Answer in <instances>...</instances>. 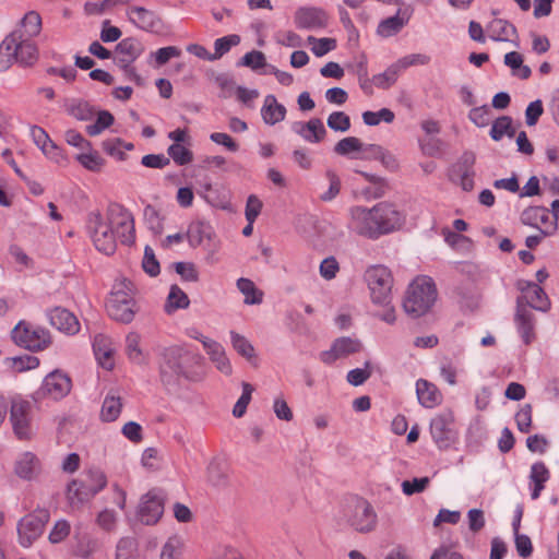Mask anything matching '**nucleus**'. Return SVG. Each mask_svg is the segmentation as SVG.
<instances>
[{"instance_id": "f257e3e1", "label": "nucleus", "mask_w": 559, "mask_h": 559, "mask_svg": "<svg viewBox=\"0 0 559 559\" xmlns=\"http://www.w3.org/2000/svg\"><path fill=\"white\" fill-rule=\"evenodd\" d=\"M88 228L95 248L107 255L117 248V238L130 245L134 240V222L131 213L119 204L108 206L106 216L99 212L88 215Z\"/></svg>"}, {"instance_id": "f03ea898", "label": "nucleus", "mask_w": 559, "mask_h": 559, "mask_svg": "<svg viewBox=\"0 0 559 559\" xmlns=\"http://www.w3.org/2000/svg\"><path fill=\"white\" fill-rule=\"evenodd\" d=\"M405 215L390 202H379L370 209L353 206L349 210V227L358 236L368 239L379 237L400 229Z\"/></svg>"}, {"instance_id": "7ed1b4c3", "label": "nucleus", "mask_w": 559, "mask_h": 559, "mask_svg": "<svg viewBox=\"0 0 559 559\" xmlns=\"http://www.w3.org/2000/svg\"><path fill=\"white\" fill-rule=\"evenodd\" d=\"M201 358L181 348H169L160 365V378L165 384H173L180 378L198 381L202 378Z\"/></svg>"}, {"instance_id": "20e7f679", "label": "nucleus", "mask_w": 559, "mask_h": 559, "mask_svg": "<svg viewBox=\"0 0 559 559\" xmlns=\"http://www.w3.org/2000/svg\"><path fill=\"white\" fill-rule=\"evenodd\" d=\"M134 294V286L129 280L117 278L106 305L109 317L124 324L132 322L138 312Z\"/></svg>"}, {"instance_id": "39448f33", "label": "nucleus", "mask_w": 559, "mask_h": 559, "mask_svg": "<svg viewBox=\"0 0 559 559\" xmlns=\"http://www.w3.org/2000/svg\"><path fill=\"white\" fill-rule=\"evenodd\" d=\"M437 300V288L429 276H417L407 287L403 300L404 311L412 318L426 314Z\"/></svg>"}, {"instance_id": "423d86ee", "label": "nucleus", "mask_w": 559, "mask_h": 559, "mask_svg": "<svg viewBox=\"0 0 559 559\" xmlns=\"http://www.w3.org/2000/svg\"><path fill=\"white\" fill-rule=\"evenodd\" d=\"M105 475L97 469H90L73 479L67 487L66 498L72 510H80L98 491L106 486Z\"/></svg>"}, {"instance_id": "0eeeda50", "label": "nucleus", "mask_w": 559, "mask_h": 559, "mask_svg": "<svg viewBox=\"0 0 559 559\" xmlns=\"http://www.w3.org/2000/svg\"><path fill=\"white\" fill-rule=\"evenodd\" d=\"M365 281L370 290L372 302L388 307L391 304V290L393 286L391 271L384 265L369 266L365 272Z\"/></svg>"}, {"instance_id": "6e6552de", "label": "nucleus", "mask_w": 559, "mask_h": 559, "mask_svg": "<svg viewBox=\"0 0 559 559\" xmlns=\"http://www.w3.org/2000/svg\"><path fill=\"white\" fill-rule=\"evenodd\" d=\"M346 523L357 533L369 534L377 528L378 515L371 506L365 499H357L347 507Z\"/></svg>"}, {"instance_id": "1a4fd4ad", "label": "nucleus", "mask_w": 559, "mask_h": 559, "mask_svg": "<svg viewBox=\"0 0 559 559\" xmlns=\"http://www.w3.org/2000/svg\"><path fill=\"white\" fill-rule=\"evenodd\" d=\"M144 46L133 37L122 39L115 49L116 64L123 70L126 75L136 84H142V78L136 73L132 63L143 53Z\"/></svg>"}, {"instance_id": "9d476101", "label": "nucleus", "mask_w": 559, "mask_h": 559, "mask_svg": "<svg viewBox=\"0 0 559 559\" xmlns=\"http://www.w3.org/2000/svg\"><path fill=\"white\" fill-rule=\"evenodd\" d=\"M48 520L49 513L47 510H38L25 515L17 525L20 544L23 547H29L41 535Z\"/></svg>"}, {"instance_id": "9b49d317", "label": "nucleus", "mask_w": 559, "mask_h": 559, "mask_svg": "<svg viewBox=\"0 0 559 559\" xmlns=\"http://www.w3.org/2000/svg\"><path fill=\"white\" fill-rule=\"evenodd\" d=\"M29 402L14 399L10 409V420L15 436L21 440H28L32 436Z\"/></svg>"}, {"instance_id": "f8f14e48", "label": "nucleus", "mask_w": 559, "mask_h": 559, "mask_svg": "<svg viewBox=\"0 0 559 559\" xmlns=\"http://www.w3.org/2000/svg\"><path fill=\"white\" fill-rule=\"evenodd\" d=\"M164 513V497L156 489L142 496L138 514L142 523L153 525L159 521Z\"/></svg>"}, {"instance_id": "ddd939ff", "label": "nucleus", "mask_w": 559, "mask_h": 559, "mask_svg": "<svg viewBox=\"0 0 559 559\" xmlns=\"http://www.w3.org/2000/svg\"><path fill=\"white\" fill-rule=\"evenodd\" d=\"M453 423L454 415L451 411H443L431 420L430 432L439 448H448L453 441Z\"/></svg>"}, {"instance_id": "4468645a", "label": "nucleus", "mask_w": 559, "mask_h": 559, "mask_svg": "<svg viewBox=\"0 0 559 559\" xmlns=\"http://www.w3.org/2000/svg\"><path fill=\"white\" fill-rule=\"evenodd\" d=\"M12 338L16 344L31 350L43 349L49 342V336L44 330L29 329L22 323L13 329Z\"/></svg>"}, {"instance_id": "2eb2a0df", "label": "nucleus", "mask_w": 559, "mask_h": 559, "mask_svg": "<svg viewBox=\"0 0 559 559\" xmlns=\"http://www.w3.org/2000/svg\"><path fill=\"white\" fill-rule=\"evenodd\" d=\"M362 345L358 338L353 337H338L333 343L330 349L321 353V360L324 364L331 365L337 359L346 358L352 354L360 352Z\"/></svg>"}, {"instance_id": "dca6fc26", "label": "nucleus", "mask_w": 559, "mask_h": 559, "mask_svg": "<svg viewBox=\"0 0 559 559\" xmlns=\"http://www.w3.org/2000/svg\"><path fill=\"white\" fill-rule=\"evenodd\" d=\"M71 390V380L68 374L58 370L50 372L44 379L41 393L48 395L53 400H59L66 396Z\"/></svg>"}, {"instance_id": "f3484780", "label": "nucleus", "mask_w": 559, "mask_h": 559, "mask_svg": "<svg viewBox=\"0 0 559 559\" xmlns=\"http://www.w3.org/2000/svg\"><path fill=\"white\" fill-rule=\"evenodd\" d=\"M50 324L66 334H76L80 331L78 318L66 308L56 307L48 313Z\"/></svg>"}, {"instance_id": "a211bd4d", "label": "nucleus", "mask_w": 559, "mask_h": 559, "mask_svg": "<svg viewBox=\"0 0 559 559\" xmlns=\"http://www.w3.org/2000/svg\"><path fill=\"white\" fill-rule=\"evenodd\" d=\"M519 289L524 294L525 305L539 311H547L550 302L540 286L532 282H519Z\"/></svg>"}, {"instance_id": "6ab92c4d", "label": "nucleus", "mask_w": 559, "mask_h": 559, "mask_svg": "<svg viewBox=\"0 0 559 559\" xmlns=\"http://www.w3.org/2000/svg\"><path fill=\"white\" fill-rule=\"evenodd\" d=\"M205 480L215 488L229 485V469L226 462L218 456L212 457L205 468Z\"/></svg>"}, {"instance_id": "aec40b11", "label": "nucleus", "mask_w": 559, "mask_h": 559, "mask_svg": "<svg viewBox=\"0 0 559 559\" xmlns=\"http://www.w3.org/2000/svg\"><path fill=\"white\" fill-rule=\"evenodd\" d=\"M128 14L130 21L136 27L146 32H157L163 24L158 15L143 7H132Z\"/></svg>"}, {"instance_id": "412c9836", "label": "nucleus", "mask_w": 559, "mask_h": 559, "mask_svg": "<svg viewBox=\"0 0 559 559\" xmlns=\"http://www.w3.org/2000/svg\"><path fill=\"white\" fill-rule=\"evenodd\" d=\"M515 322L524 343L526 345L531 344L535 338V321L532 311L522 302V299H518L516 302Z\"/></svg>"}, {"instance_id": "4be33fe9", "label": "nucleus", "mask_w": 559, "mask_h": 559, "mask_svg": "<svg viewBox=\"0 0 559 559\" xmlns=\"http://www.w3.org/2000/svg\"><path fill=\"white\" fill-rule=\"evenodd\" d=\"M295 23L300 28H322L326 25V14L320 9L302 8L296 12Z\"/></svg>"}, {"instance_id": "5701e85b", "label": "nucleus", "mask_w": 559, "mask_h": 559, "mask_svg": "<svg viewBox=\"0 0 559 559\" xmlns=\"http://www.w3.org/2000/svg\"><path fill=\"white\" fill-rule=\"evenodd\" d=\"M187 237L192 247L202 246L209 250H212L214 247V231L209 224L202 222L192 223L188 228Z\"/></svg>"}, {"instance_id": "b1692460", "label": "nucleus", "mask_w": 559, "mask_h": 559, "mask_svg": "<svg viewBox=\"0 0 559 559\" xmlns=\"http://www.w3.org/2000/svg\"><path fill=\"white\" fill-rule=\"evenodd\" d=\"M293 130L310 143L321 142L326 134L323 122L319 118H312L308 122H296L293 124Z\"/></svg>"}, {"instance_id": "393cba45", "label": "nucleus", "mask_w": 559, "mask_h": 559, "mask_svg": "<svg viewBox=\"0 0 559 559\" xmlns=\"http://www.w3.org/2000/svg\"><path fill=\"white\" fill-rule=\"evenodd\" d=\"M41 472L39 459L32 452L23 453L15 463V474L25 480L36 479Z\"/></svg>"}, {"instance_id": "a878e982", "label": "nucleus", "mask_w": 559, "mask_h": 559, "mask_svg": "<svg viewBox=\"0 0 559 559\" xmlns=\"http://www.w3.org/2000/svg\"><path fill=\"white\" fill-rule=\"evenodd\" d=\"M22 29H15L0 45V66L9 68L16 59L21 45Z\"/></svg>"}, {"instance_id": "bb28decb", "label": "nucleus", "mask_w": 559, "mask_h": 559, "mask_svg": "<svg viewBox=\"0 0 559 559\" xmlns=\"http://www.w3.org/2000/svg\"><path fill=\"white\" fill-rule=\"evenodd\" d=\"M94 353L98 364L106 370H111L115 366L114 347L110 338L104 335H97L94 340Z\"/></svg>"}, {"instance_id": "cd10ccee", "label": "nucleus", "mask_w": 559, "mask_h": 559, "mask_svg": "<svg viewBox=\"0 0 559 559\" xmlns=\"http://www.w3.org/2000/svg\"><path fill=\"white\" fill-rule=\"evenodd\" d=\"M400 72L401 71L394 62L384 72L373 75L371 80L365 79L362 81L360 79L361 87L364 90H369V93H371V85H374L381 90H388L397 81Z\"/></svg>"}, {"instance_id": "c85d7f7f", "label": "nucleus", "mask_w": 559, "mask_h": 559, "mask_svg": "<svg viewBox=\"0 0 559 559\" xmlns=\"http://www.w3.org/2000/svg\"><path fill=\"white\" fill-rule=\"evenodd\" d=\"M418 402L427 408L441 403L442 396L437 386L427 380L420 379L416 382Z\"/></svg>"}, {"instance_id": "c756f323", "label": "nucleus", "mask_w": 559, "mask_h": 559, "mask_svg": "<svg viewBox=\"0 0 559 559\" xmlns=\"http://www.w3.org/2000/svg\"><path fill=\"white\" fill-rule=\"evenodd\" d=\"M211 361L215 365V368L225 376H230L233 367L229 359L227 358L225 350L222 345L216 342H210L204 344Z\"/></svg>"}, {"instance_id": "7c9ffc66", "label": "nucleus", "mask_w": 559, "mask_h": 559, "mask_svg": "<svg viewBox=\"0 0 559 559\" xmlns=\"http://www.w3.org/2000/svg\"><path fill=\"white\" fill-rule=\"evenodd\" d=\"M261 114L265 123L275 124L284 120L286 109L283 105L277 103V99L274 95H267L264 99Z\"/></svg>"}, {"instance_id": "2f4dec72", "label": "nucleus", "mask_w": 559, "mask_h": 559, "mask_svg": "<svg viewBox=\"0 0 559 559\" xmlns=\"http://www.w3.org/2000/svg\"><path fill=\"white\" fill-rule=\"evenodd\" d=\"M122 397L118 395L116 392L110 391L106 397L104 399L102 409H100V418L103 421H115L122 411Z\"/></svg>"}, {"instance_id": "473e14b6", "label": "nucleus", "mask_w": 559, "mask_h": 559, "mask_svg": "<svg viewBox=\"0 0 559 559\" xmlns=\"http://www.w3.org/2000/svg\"><path fill=\"white\" fill-rule=\"evenodd\" d=\"M126 354L129 360L135 365H145L147 355L141 347V336L135 332H130L126 337Z\"/></svg>"}, {"instance_id": "72a5a7b5", "label": "nucleus", "mask_w": 559, "mask_h": 559, "mask_svg": "<svg viewBox=\"0 0 559 559\" xmlns=\"http://www.w3.org/2000/svg\"><path fill=\"white\" fill-rule=\"evenodd\" d=\"M550 473L546 465L542 462H537L532 465L530 479L533 484L532 499L536 500L539 498L542 490L545 488V483L548 481Z\"/></svg>"}, {"instance_id": "f704fd0d", "label": "nucleus", "mask_w": 559, "mask_h": 559, "mask_svg": "<svg viewBox=\"0 0 559 559\" xmlns=\"http://www.w3.org/2000/svg\"><path fill=\"white\" fill-rule=\"evenodd\" d=\"M487 29L490 38L493 40H510L515 35V27L502 19H495L488 25Z\"/></svg>"}, {"instance_id": "c9c22d12", "label": "nucleus", "mask_w": 559, "mask_h": 559, "mask_svg": "<svg viewBox=\"0 0 559 559\" xmlns=\"http://www.w3.org/2000/svg\"><path fill=\"white\" fill-rule=\"evenodd\" d=\"M38 58V51L36 46L28 39L24 38V34L21 37V45H19V53L14 62H19L23 66L33 64Z\"/></svg>"}, {"instance_id": "e433bc0d", "label": "nucleus", "mask_w": 559, "mask_h": 559, "mask_svg": "<svg viewBox=\"0 0 559 559\" xmlns=\"http://www.w3.org/2000/svg\"><path fill=\"white\" fill-rule=\"evenodd\" d=\"M67 112L78 120L87 121L93 118L95 111L85 100H72L67 105Z\"/></svg>"}, {"instance_id": "4c0bfd02", "label": "nucleus", "mask_w": 559, "mask_h": 559, "mask_svg": "<svg viewBox=\"0 0 559 559\" xmlns=\"http://www.w3.org/2000/svg\"><path fill=\"white\" fill-rule=\"evenodd\" d=\"M116 559H139L138 543L133 537H122L116 547Z\"/></svg>"}, {"instance_id": "58836bf2", "label": "nucleus", "mask_w": 559, "mask_h": 559, "mask_svg": "<svg viewBox=\"0 0 559 559\" xmlns=\"http://www.w3.org/2000/svg\"><path fill=\"white\" fill-rule=\"evenodd\" d=\"M40 28H41L40 15L35 11H31L25 14L24 19L21 22V27L19 29H22V33L24 34V38L29 39L31 37L39 34Z\"/></svg>"}, {"instance_id": "ea45409f", "label": "nucleus", "mask_w": 559, "mask_h": 559, "mask_svg": "<svg viewBox=\"0 0 559 559\" xmlns=\"http://www.w3.org/2000/svg\"><path fill=\"white\" fill-rule=\"evenodd\" d=\"M188 306V296L177 285H173L165 306L166 311L170 313L177 309L187 308Z\"/></svg>"}, {"instance_id": "a19ab883", "label": "nucleus", "mask_w": 559, "mask_h": 559, "mask_svg": "<svg viewBox=\"0 0 559 559\" xmlns=\"http://www.w3.org/2000/svg\"><path fill=\"white\" fill-rule=\"evenodd\" d=\"M405 23L406 21L399 14H396L394 16H390L381 21L380 24L378 25L377 32L382 37H390L399 33L403 28Z\"/></svg>"}, {"instance_id": "79ce46f5", "label": "nucleus", "mask_w": 559, "mask_h": 559, "mask_svg": "<svg viewBox=\"0 0 559 559\" xmlns=\"http://www.w3.org/2000/svg\"><path fill=\"white\" fill-rule=\"evenodd\" d=\"M490 135L495 141H499L503 135L513 138L515 130L512 127V119L508 116L498 118L492 124Z\"/></svg>"}, {"instance_id": "37998d69", "label": "nucleus", "mask_w": 559, "mask_h": 559, "mask_svg": "<svg viewBox=\"0 0 559 559\" xmlns=\"http://www.w3.org/2000/svg\"><path fill=\"white\" fill-rule=\"evenodd\" d=\"M237 287L246 296L245 302L247 305H257L262 301V293L259 292L254 283L248 278H239Z\"/></svg>"}, {"instance_id": "c03bdc74", "label": "nucleus", "mask_w": 559, "mask_h": 559, "mask_svg": "<svg viewBox=\"0 0 559 559\" xmlns=\"http://www.w3.org/2000/svg\"><path fill=\"white\" fill-rule=\"evenodd\" d=\"M307 40L311 46V51L317 57H322L336 48V40L334 38H316L313 36H309Z\"/></svg>"}, {"instance_id": "a18cd8bd", "label": "nucleus", "mask_w": 559, "mask_h": 559, "mask_svg": "<svg viewBox=\"0 0 559 559\" xmlns=\"http://www.w3.org/2000/svg\"><path fill=\"white\" fill-rule=\"evenodd\" d=\"M167 153L179 166L190 164L193 159V153L188 147L179 143L171 144L168 147Z\"/></svg>"}, {"instance_id": "49530a36", "label": "nucleus", "mask_w": 559, "mask_h": 559, "mask_svg": "<svg viewBox=\"0 0 559 559\" xmlns=\"http://www.w3.org/2000/svg\"><path fill=\"white\" fill-rule=\"evenodd\" d=\"M114 123V116L106 110L99 111L95 123L86 127V132L91 136L102 133Z\"/></svg>"}, {"instance_id": "de8ad7c7", "label": "nucleus", "mask_w": 559, "mask_h": 559, "mask_svg": "<svg viewBox=\"0 0 559 559\" xmlns=\"http://www.w3.org/2000/svg\"><path fill=\"white\" fill-rule=\"evenodd\" d=\"M32 136L36 145L40 147L45 155H50V151H57V145L50 140L44 129L33 127Z\"/></svg>"}, {"instance_id": "09e8293b", "label": "nucleus", "mask_w": 559, "mask_h": 559, "mask_svg": "<svg viewBox=\"0 0 559 559\" xmlns=\"http://www.w3.org/2000/svg\"><path fill=\"white\" fill-rule=\"evenodd\" d=\"M182 540L178 536H170L163 545L159 559H178L181 554Z\"/></svg>"}, {"instance_id": "8fccbe9b", "label": "nucleus", "mask_w": 559, "mask_h": 559, "mask_svg": "<svg viewBox=\"0 0 559 559\" xmlns=\"http://www.w3.org/2000/svg\"><path fill=\"white\" fill-rule=\"evenodd\" d=\"M240 43L239 35L233 34L222 38H218L214 43L215 51L213 53L214 60L219 59L226 52L230 50L231 47L237 46Z\"/></svg>"}, {"instance_id": "3c124183", "label": "nucleus", "mask_w": 559, "mask_h": 559, "mask_svg": "<svg viewBox=\"0 0 559 559\" xmlns=\"http://www.w3.org/2000/svg\"><path fill=\"white\" fill-rule=\"evenodd\" d=\"M234 348L246 359L251 361L254 358V348L251 343L238 333H231Z\"/></svg>"}, {"instance_id": "603ef678", "label": "nucleus", "mask_w": 559, "mask_h": 559, "mask_svg": "<svg viewBox=\"0 0 559 559\" xmlns=\"http://www.w3.org/2000/svg\"><path fill=\"white\" fill-rule=\"evenodd\" d=\"M394 117V112L388 108H382L378 112L365 111L362 114V120L367 126H377L381 120L391 123Z\"/></svg>"}, {"instance_id": "864d4df0", "label": "nucleus", "mask_w": 559, "mask_h": 559, "mask_svg": "<svg viewBox=\"0 0 559 559\" xmlns=\"http://www.w3.org/2000/svg\"><path fill=\"white\" fill-rule=\"evenodd\" d=\"M361 150L362 143L355 136L344 138L334 146V152L338 155H347L352 152H358Z\"/></svg>"}, {"instance_id": "5fc2aeb1", "label": "nucleus", "mask_w": 559, "mask_h": 559, "mask_svg": "<svg viewBox=\"0 0 559 559\" xmlns=\"http://www.w3.org/2000/svg\"><path fill=\"white\" fill-rule=\"evenodd\" d=\"M328 127L334 131L345 132L350 128V119L343 111L332 112L328 117Z\"/></svg>"}, {"instance_id": "6e6d98bb", "label": "nucleus", "mask_w": 559, "mask_h": 559, "mask_svg": "<svg viewBox=\"0 0 559 559\" xmlns=\"http://www.w3.org/2000/svg\"><path fill=\"white\" fill-rule=\"evenodd\" d=\"M144 218L154 234L160 235L163 233V219L160 217L159 211L155 206H145Z\"/></svg>"}, {"instance_id": "4d7b16f0", "label": "nucleus", "mask_w": 559, "mask_h": 559, "mask_svg": "<svg viewBox=\"0 0 559 559\" xmlns=\"http://www.w3.org/2000/svg\"><path fill=\"white\" fill-rule=\"evenodd\" d=\"M253 386L250 383H242V394L234 406L233 414L235 417H241L247 409L248 404L251 400Z\"/></svg>"}, {"instance_id": "13d9d810", "label": "nucleus", "mask_w": 559, "mask_h": 559, "mask_svg": "<svg viewBox=\"0 0 559 559\" xmlns=\"http://www.w3.org/2000/svg\"><path fill=\"white\" fill-rule=\"evenodd\" d=\"M532 405L525 404L523 405L520 411L515 414V421L518 429L521 432H528L532 426Z\"/></svg>"}, {"instance_id": "bf43d9fd", "label": "nucleus", "mask_w": 559, "mask_h": 559, "mask_svg": "<svg viewBox=\"0 0 559 559\" xmlns=\"http://www.w3.org/2000/svg\"><path fill=\"white\" fill-rule=\"evenodd\" d=\"M76 158L84 168L91 171H99L105 164L98 153L80 154Z\"/></svg>"}, {"instance_id": "052dcab7", "label": "nucleus", "mask_w": 559, "mask_h": 559, "mask_svg": "<svg viewBox=\"0 0 559 559\" xmlns=\"http://www.w3.org/2000/svg\"><path fill=\"white\" fill-rule=\"evenodd\" d=\"M430 58L424 53H413L399 59L395 64L400 71H403L413 66H425L429 62Z\"/></svg>"}, {"instance_id": "680f3d73", "label": "nucleus", "mask_w": 559, "mask_h": 559, "mask_svg": "<svg viewBox=\"0 0 559 559\" xmlns=\"http://www.w3.org/2000/svg\"><path fill=\"white\" fill-rule=\"evenodd\" d=\"M371 376L370 364L366 362L365 368L353 369L347 373V381L354 385H361Z\"/></svg>"}, {"instance_id": "e2e57ef3", "label": "nucleus", "mask_w": 559, "mask_h": 559, "mask_svg": "<svg viewBox=\"0 0 559 559\" xmlns=\"http://www.w3.org/2000/svg\"><path fill=\"white\" fill-rule=\"evenodd\" d=\"M428 484V477L414 478L413 480H404L402 483V489L405 495L412 496L414 493L424 491Z\"/></svg>"}, {"instance_id": "0e129e2a", "label": "nucleus", "mask_w": 559, "mask_h": 559, "mask_svg": "<svg viewBox=\"0 0 559 559\" xmlns=\"http://www.w3.org/2000/svg\"><path fill=\"white\" fill-rule=\"evenodd\" d=\"M121 432L131 442L139 443L143 440L142 427L135 421L126 423Z\"/></svg>"}, {"instance_id": "69168bd1", "label": "nucleus", "mask_w": 559, "mask_h": 559, "mask_svg": "<svg viewBox=\"0 0 559 559\" xmlns=\"http://www.w3.org/2000/svg\"><path fill=\"white\" fill-rule=\"evenodd\" d=\"M241 64L253 70L260 69L265 66V56L262 51L252 50L242 57Z\"/></svg>"}, {"instance_id": "338daca9", "label": "nucleus", "mask_w": 559, "mask_h": 559, "mask_svg": "<svg viewBox=\"0 0 559 559\" xmlns=\"http://www.w3.org/2000/svg\"><path fill=\"white\" fill-rule=\"evenodd\" d=\"M142 266L151 276H155L159 273V263L155 258L154 251L150 247L145 248Z\"/></svg>"}, {"instance_id": "774afa93", "label": "nucleus", "mask_w": 559, "mask_h": 559, "mask_svg": "<svg viewBox=\"0 0 559 559\" xmlns=\"http://www.w3.org/2000/svg\"><path fill=\"white\" fill-rule=\"evenodd\" d=\"M209 559H246L237 549L229 546L215 548Z\"/></svg>"}]
</instances>
